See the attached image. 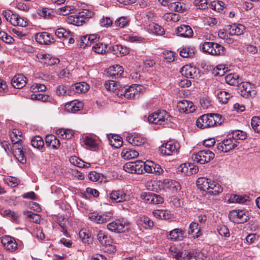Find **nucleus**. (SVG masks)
I'll return each instance as SVG.
<instances>
[{
    "label": "nucleus",
    "instance_id": "obj_1",
    "mask_svg": "<svg viewBox=\"0 0 260 260\" xmlns=\"http://www.w3.org/2000/svg\"><path fill=\"white\" fill-rule=\"evenodd\" d=\"M3 15L6 20L13 26L24 27L28 24V19L26 18L21 17L10 10H4Z\"/></svg>",
    "mask_w": 260,
    "mask_h": 260
},
{
    "label": "nucleus",
    "instance_id": "obj_2",
    "mask_svg": "<svg viewBox=\"0 0 260 260\" xmlns=\"http://www.w3.org/2000/svg\"><path fill=\"white\" fill-rule=\"evenodd\" d=\"M148 120L149 122L155 124H165L170 121V116L166 111H157L150 114Z\"/></svg>",
    "mask_w": 260,
    "mask_h": 260
},
{
    "label": "nucleus",
    "instance_id": "obj_3",
    "mask_svg": "<svg viewBox=\"0 0 260 260\" xmlns=\"http://www.w3.org/2000/svg\"><path fill=\"white\" fill-rule=\"evenodd\" d=\"M12 151L15 157L21 164H25L26 158L24 153L22 139L13 140Z\"/></svg>",
    "mask_w": 260,
    "mask_h": 260
},
{
    "label": "nucleus",
    "instance_id": "obj_4",
    "mask_svg": "<svg viewBox=\"0 0 260 260\" xmlns=\"http://www.w3.org/2000/svg\"><path fill=\"white\" fill-rule=\"evenodd\" d=\"M180 144L175 141H169L162 144L158 148L159 154L162 155L170 156L178 153Z\"/></svg>",
    "mask_w": 260,
    "mask_h": 260
},
{
    "label": "nucleus",
    "instance_id": "obj_5",
    "mask_svg": "<svg viewBox=\"0 0 260 260\" xmlns=\"http://www.w3.org/2000/svg\"><path fill=\"white\" fill-rule=\"evenodd\" d=\"M93 14L92 12L84 9L82 12H79L78 14L69 16L67 18V22L75 25L80 26L85 22V18L91 17Z\"/></svg>",
    "mask_w": 260,
    "mask_h": 260
},
{
    "label": "nucleus",
    "instance_id": "obj_6",
    "mask_svg": "<svg viewBox=\"0 0 260 260\" xmlns=\"http://www.w3.org/2000/svg\"><path fill=\"white\" fill-rule=\"evenodd\" d=\"M142 86L138 84H133L128 87H122L120 92L117 93L118 96H124L126 99H132L138 96Z\"/></svg>",
    "mask_w": 260,
    "mask_h": 260
},
{
    "label": "nucleus",
    "instance_id": "obj_7",
    "mask_svg": "<svg viewBox=\"0 0 260 260\" xmlns=\"http://www.w3.org/2000/svg\"><path fill=\"white\" fill-rule=\"evenodd\" d=\"M213 152L209 150H203L194 153L192 155V159L200 164H205L210 161L214 158Z\"/></svg>",
    "mask_w": 260,
    "mask_h": 260
},
{
    "label": "nucleus",
    "instance_id": "obj_8",
    "mask_svg": "<svg viewBox=\"0 0 260 260\" xmlns=\"http://www.w3.org/2000/svg\"><path fill=\"white\" fill-rule=\"evenodd\" d=\"M229 217L232 221L237 223H242L249 219L248 211L245 210H235L231 211Z\"/></svg>",
    "mask_w": 260,
    "mask_h": 260
},
{
    "label": "nucleus",
    "instance_id": "obj_9",
    "mask_svg": "<svg viewBox=\"0 0 260 260\" xmlns=\"http://www.w3.org/2000/svg\"><path fill=\"white\" fill-rule=\"evenodd\" d=\"M107 226L109 231L117 233L124 232L129 228L128 223L123 219H116L108 223Z\"/></svg>",
    "mask_w": 260,
    "mask_h": 260
},
{
    "label": "nucleus",
    "instance_id": "obj_10",
    "mask_svg": "<svg viewBox=\"0 0 260 260\" xmlns=\"http://www.w3.org/2000/svg\"><path fill=\"white\" fill-rule=\"evenodd\" d=\"M238 142L235 141L232 138L228 137L221 142L219 143L216 146L217 150L219 152H228L238 145Z\"/></svg>",
    "mask_w": 260,
    "mask_h": 260
},
{
    "label": "nucleus",
    "instance_id": "obj_11",
    "mask_svg": "<svg viewBox=\"0 0 260 260\" xmlns=\"http://www.w3.org/2000/svg\"><path fill=\"white\" fill-rule=\"evenodd\" d=\"M88 218L92 222L96 223L101 224L109 221L112 216L111 212H105L103 213H99L96 212L90 213L88 215Z\"/></svg>",
    "mask_w": 260,
    "mask_h": 260
},
{
    "label": "nucleus",
    "instance_id": "obj_12",
    "mask_svg": "<svg viewBox=\"0 0 260 260\" xmlns=\"http://www.w3.org/2000/svg\"><path fill=\"white\" fill-rule=\"evenodd\" d=\"M141 198L146 203L153 205L161 204L164 202V199L160 196L150 192H143Z\"/></svg>",
    "mask_w": 260,
    "mask_h": 260
},
{
    "label": "nucleus",
    "instance_id": "obj_13",
    "mask_svg": "<svg viewBox=\"0 0 260 260\" xmlns=\"http://www.w3.org/2000/svg\"><path fill=\"white\" fill-rule=\"evenodd\" d=\"M205 121L208 124L207 127L220 125L223 121V118L220 114L208 113L204 114Z\"/></svg>",
    "mask_w": 260,
    "mask_h": 260
},
{
    "label": "nucleus",
    "instance_id": "obj_14",
    "mask_svg": "<svg viewBox=\"0 0 260 260\" xmlns=\"http://www.w3.org/2000/svg\"><path fill=\"white\" fill-rule=\"evenodd\" d=\"M143 168L144 172L154 174L157 175H160L164 172L160 166L152 161L147 160L144 162Z\"/></svg>",
    "mask_w": 260,
    "mask_h": 260
},
{
    "label": "nucleus",
    "instance_id": "obj_15",
    "mask_svg": "<svg viewBox=\"0 0 260 260\" xmlns=\"http://www.w3.org/2000/svg\"><path fill=\"white\" fill-rule=\"evenodd\" d=\"M110 199L114 202L120 203L128 201L130 197L123 189L113 190L109 194Z\"/></svg>",
    "mask_w": 260,
    "mask_h": 260
},
{
    "label": "nucleus",
    "instance_id": "obj_16",
    "mask_svg": "<svg viewBox=\"0 0 260 260\" xmlns=\"http://www.w3.org/2000/svg\"><path fill=\"white\" fill-rule=\"evenodd\" d=\"M177 108L179 112L182 113H190L196 110V107L193 103L187 100L180 101L178 102Z\"/></svg>",
    "mask_w": 260,
    "mask_h": 260
},
{
    "label": "nucleus",
    "instance_id": "obj_17",
    "mask_svg": "<svg viewBox=\"0 0 260 260\" xmlns=\"http://www.w3.org/2000/svg\"><path fill=\"white\" fill-rule=\"evenodd\" d=\"M100 39V37L97 34H90L82 36L80 38L79 45L81 48H85L90 46L92 43L96 42Z\"/></svg>",
    "mask_w": 260,
    "mask_h": 260
},
{
    "label": "nucleus",
    "instance_id": "obj_18",
    "mask_svg": "<svg viewBox=\"0 0 260 260\" xmlns=\"http://www.w3.org/2000/svg\"><path fill=\"white\" fill-rule=\"evenodd\" d=\"M253 88V86L249 82H242L239 85V92L241 96L247 98L251 96L252 92L255 94Z\"/></svg>",
    "mask_w": 260,
    "mask_h": 260
},
{
    "label": "nucleus",
    "instance_id": "obj_19",
    "mask_svg": "<svg viewBox=\"0 0 260 260\" xmlns=\"http://www.w3.org/2000/svg\"><path fill=\"white\" fill-rule=\"evenodd\" d=\"M36 41L40 44H49L53 42V38L47 32H39L35 36Z\"/></svg>",
    "mask_w": 260,
    "mask_h": 260
},
{
    "label": "nucleus",
    "instance_id": "obj_20",
    "mask_svg": "<svg viewBox=\"0 0 260 260\" xmlns=\"http://www.w3.org/2000/svg\"><path fill=\"white\" fill-rule=\"evenodd\" d=\"M176 32L178 36L183 38H191L193 32L191 27L188 25H181L177 27Z\"/></svg>",
    "mask_w": 260,
    "mask_h": 260
},
{
    "label": "nucleus",
    "instance_id": "obj_21",
    "mask_svg": "<svg viewBox=\"0 0 260 260\" xmlns=\"http://www.w3.org/2000/svg\"><path fill=\"white\" fill-rule=\"evenodd\" d=\"M185 231L181 229H175L169 232L167 238L173 241H181L185 237Z\"/></svg>",
    "mask_w": 260,
    "mask_h": 260
},
{
    "label": "nucleus",
    "instance_id": "obj_22",
    "mask_svg": "<svg viewBox=\"0 0 260 260\" xmlns=\"http://www.w3.org/2000/svg\"><path fill=\"white\" fill-rule=\"evenodd\" d=\"M126 140L128 143L135 146H140L146 142L145 137L138 134L127 136Z\"/></svg>",
    "mask_w": 260,
    "mask_h": 260
},
{
    "label": "nucleus",
    "instance_id": "obj_23",
    "mask_svg": "<svg viewBox=\"0 0 260 260\" xmlns=\"http://www.w3.org/2000/svg\"><path fill=\"white\" fill-rule=\"evenodd\" d=\"M26 83V78L22 74L15 76L11 81L12 86L15 88H23Z\"/></svg>",
    "mask_w": 260,
    "mask_h": 260
},
{
    "label": "nucleus",
    "instance_id": "obj_24",
    "mask_svg": "<svg viewBox=\"0 0 260 260\" xmlns=\"http://www.w3.org/2000/svg\"><path fill=\"white\" fill-rule=\"evenodd\" d=\"M123 73V68L118 64H115L111 66L108 69L109 76L113 78L116 79L121 77Z\"/></svg>",
    "mask_w": 260,
    "mask_h": 260
},
{
    "label": "nucleus",
    "instance_id": "obj_25",
    "mask_svg": "<svg viewBox=\"0 0 260 260\" xmlns=\"http://www.w3.org/2000/svg\"><path fill=\"white\" fill-rule=\"evenodd\" d=\"M229 30V34L231 36H239L243 34L245 27L244 25L240 24L234 23L228 25L226 26Z\"/></svg>",
    "mask_w": 260,
    "mask_h": 260
},
{
    "label": "nucleus",
    "instance_id": "obj_26",
    "mask_svg": "<svg viewBox=\"0 0 260 260\" xmlns=\"http://www.w3.org/2000/svg\"><path fill=\"white\" fill-rule=\"evenodd\" d=\"M212 182V180L210 179L205 177H200L197 180L196 184L197 186L201 190L206 191L208 192Z\"/></svg>",
    "mask_w": 260,
    "mask_h": 260
},
{
    "label": "nucleus",
    "instance_id": "obj_27",
    "mask_svg": "<svg viewBox=\"0 0 260 260\" xmlns=\"http://www.w3.org/2000/svg\"><path fill=\"white\" fill-rule=\"evenodd\" d=\"M46 145L53 149H57L60 146L59 140L53 135L46 136L45 138Z\"/></svg>",
    "mask_w": 260,
    "mask_h": 260
},
{
    "label": "nucleus",
    "instance_id": "obj_28",
    "mask_svg": "<svg viewBox=\"0 0 260 260\" xmlns=\"http://www.w3.org/2000/svg\"><path fill=\"white\" fill-rule=\"evenodd\" d=\"M117 56H125L129 53V49L121 45H115L111 47V50Z\"/></svg>",
    "mask_w": 260,
    "mask_h": 260
},
{
    "label": "nucleus",
    "instance_id": "obj_29",
    "mask_svg": "<svg viewBox=\"0 0 260 260\" xmlns=\"http://www.w3.org/2000/svg\"><path fill=\"white\" fill-rule=\"evenodd\" d=\"M180 73L186 78H194L196 76V69L189 65H185L181 69Z\"/></svg>",
    "mask_w": 260,
    "mask_h": 260
},
{
    "label": "nucleus",
    "instance_id": "obj_30",
    "mask_svg": "<svg viewBox=\"0 0 260 260\" xmlns=\"http://www.w3.org/2000/svg\"><path fill=\"white\" fill-rule=\"evenodd\" d=\"M197 52L196 48L193 46H185L180 51L179 54L184 58L193 57Z\"/></svg>",
    "mask_w": 260,
    "mask_h": 260
},
{
    "label": "nucleus",
    "instance_id": "obj_31",
    "mask_svg": "<svg viewBox=\"0 0 260 260\" xmlns=\"http://www.w3.org/2000/svg\"><path fill=\"white\" fill-rule=\"evenodd\" d=\"M104 86L107 90L115 92L116 95L117 93L120 92V89L122 88L119 83L114 80L106 81Z\"/></svg>",
    "mask_w": 260,
    "mask_h": 260
},
{
    "label": "nucleus",
    "instance_id": "obj_32",
    "mask_svg": "<svg viewBox=\"0 0 260 260\" xmlns=\"http://www.w3.org/2000/svg\"><path fill=\"white\" fill-rule=\"evenodd\" d=\"M82 108V103L77 101H73L65 105L66 110L69 112L75 113L79 111Z\"/></svg>",
    "mask_w": 260,
    "mask_h": 260
},
{
    "label": "nucleus",
    "instance_id": "obj_33",
    "mask_svg": "<svg viewBox=\"0 0 260 260\" xmlns=\"http://www.w3.org/2000/svg\"><path fill=\"white\" fill-rule=\"evenodd\" d=\"M188 233L193 238H199L202 235L199 224L194 222H192L190 224Z\"/></svg>",
    "mask_w": 260,
    "mask_h": 260
},
{
    "label": "nucleus",
    "instance_id": "obj_34",
    "mask_svg": "<svg viewBox=\"0 0 260 260\" xmlns=\"http://www.w3.org/2000/svg\"><path fill=\"white\" fill-rule=\"evenodd\" d=\"M72 89L76 93H85L89 89V85L84 82L76 83L72 86Z\"/></svg>",
    "mask_w": 260,
    "mask_h": 260
},
{
    "label": "nucleus",
    "instance_id": "obj_35",
    "mask_svg": "<svg viewBox=\"0 0 260 260\" xmlns=\"http://www.w3.org/2000/svg\"><path fill=\"white\" fill-rule=\"evenodd\" d=\"M92 50L98 54H104L111 50V46L102 43H97L92 46Z\"/></svg>",
    "mask_w": 260,
    "mask_h": 260
},
{
    "label": "nucleus",
    "instance_id": "obj_36",
    "mask_svg": "<svg viewBox=\"0 0 260 260\" xmlns=\"http://www.w3.org/2000/svg\"><path fill=\"white\" fill-rule=\"evenodd\" d=\"M121 156L124 159H131L137 157L139 156V153L129 148H125L122 150Z\"/></svg>",
    "mask_w": 260,
    "mask_h": 260
},
{
    "label": "nucleus",
    "instance_id": "obj_37",
    "mask_svg": "<svg viewBox=\"0 0 260 260\" xmlns=\"http://www.w3.org/2000/svg\"><path fill=\"white\" fill-rule=\"evenodd\" d=\"M211 55H223L225 54V50L222 45L214 42H212Z\"/></svg>",
    "mask_w": 260,
    "mask_h": 260
},
{
    "label": "nucleus",
    "instance_id": "obj_38",
    "mask_svg": "<svg viewBox=\"0 0 260 260\" xmlns=\"http://www.w3.org/2000/svg\"><path fill=\"white\" fill-rule=\"evenodd\" d=\"M97 239L103 245L112 243V239L103 231L100 230L97 235Z\"/></svg>",
    "mask_w": 260,
    "mask_h": 260
},
{
    "label": "nucleus",
    "instance_id": "obj_39",
    "mask_svg": "<svg viewBox=\"0 0 260 260\" xmlns=\"http://www.w3.org/2000/svg\"><path fill=\"white\" fill-rule=\"evenodd\" d=\"M56 134L63 139H70L73 136L74 133L69 129L59 128L56 130Z\"/></svg>",
    "mask_w": 260,
    "mask_h": 260
},
{
    "label": "nucleus",
    "instance_id": "obj_40",
    "mask_svg": "<svg viewBox=\"0 0 260 260\" xmlns=\"http://www.w3.org/2000/svg\"><path fill=\"white\" fill-rule=\"evenodd\" d=\"M227 137L232 138L235 141L238 140H244L246 137V133L240 130L233 131L231 134L228 135Z\"/></svg>",
    "mask_w": 260,
    "mask_h": 260
},
{
    "label": "nucleus",
    "instance_id": "obj_41",
    "mask_svg": "<svg viewBox=\"0 0 260 260\" xmlns=\"http://www.w3.org/2000/svg\"><path fill=\"white\" fill-rule=\"evenodd\" d=\"M2 214L4 216L9 218L13 222L17 223L19 222V216L16 212L12 211L9 209H7L3 211Z\"/></svg>",
    "mask_w": 260,
    "mask_h": 260
},
{
    "label": "nucleus",
    "instance_id": "obj_42",
    "mask_svg": "<svg viewBox=\"0 0 260 260\" xmlns=\"http://www.w3.org/2000/svg\"><path fill=\"white\" fill-rule=\"evenodd\" d=\"M109 140L110 145L115 148H120L123 143L122 138L116 135H113L111 137H109Z\"/></svg>",
    "mask_w": 260,
    "mask_h": 260
},
{
    "label": "nucleus",
    "instance_id": "obj_43",
    "mask_svg": "<svg viewBox=\"0 0 260 260\" xmlns=\"http://www.w3.org/2000/svg\"><path fill=\"white\" fill-rule=\"evenodd\" d=\"M225 82L231 85H236L238 84L240 80L239 76L236 74H229L225 77Z\"/></svg>",
    "mask_w": 260,
    "mask_h": 260
},
{
    "label": "nucleus",
    "instance_id": "obj_44",
    "mask_svg": "<svg viewBox=\"0 0 260 260\" xmlns=\"http://www.w3.org/2000/svg\"><path fill=\"white\" fill-rule=\"evenodd\" d=\"M169 6L172 10L179 13L183 12L186 9L185 4L180 2L171 3Z\"/></svg>",
    "mask_w": 260,
    "mask_h": 260
},
{
    "label": "nucleus",
    "instance_id": "obj_45",
    "mask_svg": "<svg viewBox=\"0 0 260 260\" xmlns=\"http://www.w3.org/2000/svg\"><path fill=\"white\" fill-rule=\"evenodd\" d=\"M23 214L26 215V218L30 222L39 223L40 221V216L38 214L34 213L29 211H24Z\"/></svg>",
    "mask_w": 260,
    "mask_h": 260
},
{
    "label": "nucleus",
    "instance_id": "obj_46",
    "mask_svg": "<svg viewBox=\"0 0 260 260\" xmlns=\"http://www.w3.org/2000/svg\"><path fill=\"white\" fill-rule=\"evenodd\" d=\"M31 144L34 148L41 149L43 147L44 143L42 137L37 136L31 139Z\"/></svg>",
    "mask_w": 260,
    "mask_h": 260
},
{
    "label": "nucleus",
    "instance_id": "obj_47",
    "mask_svg": "<svg viewBox=\"0 0 260 260\" xmlns=\"http://www.w3.org/2000/svg\"><path fill=\"white\" fill-rule=\"evenodd\" d=\"M165 183L167 184V187L172 189L173 191H178L181 189V186L180 183L174 180H165Z\"/></svg>",
    "mask_w": 260,
    "mask_h": 260
},
{
    "label": "nucleus",
    "instance_id": "obj_48",
    "mask_svg": "<svg viewBox=\"0 0 260 260\" xmlns=\"http://www.w3.org/2000/svg\"><path fill=\"white\" fill-rule=\"evenodd\" d=\"M139 224L147 229L153 226V221L145 215H141L139 217Z\"/></svg>",
    "mask_w": 260,
    "mask_h": 260
},
{
    "label": "nucleus",
    "instance_id": "obj_49",
    "mask_svg": "<svg viewBox=\"0 0 260 260\" xmlns=\"http://www.w3.org/2000/svg\"><path fill=\"white\" fill-rule=\"evenodd\" d=\"M211 185H212L210 187V189L208 191V193L210 194L216 195L222 191V188L218 183L212 181Z\"/></svg>",
    "mask_w": 260,
    "mask_h": 260
},
{
    "label": "nucleus",
    "instance_id": "obj_50",
    "mask_svg": "<svg viewBox=\"0 0 260 260\" xmlns=\"http://www.w3.org/2000/svg\"><path fill=\"white\" fill-rule=\"evenodd\" d=\"M70 32L63 28H59L56 30L55 34L57 38L62 39L63 40H67L68 37H70Z\"/></svg>",
    "mask_w": 260,
    "mask_h": 260
},
{
    "label": "nucleus",
    "instance_id": "obj_51",
    "mask_svg": "<svg viewBox=\"0 0 260 260\" xmlns=\"http://www.w3.org/2000/svg\"><path fill=\"white\" fill-rule=\"evenodd\" d=\"M217 99L219 103L222 104H226L230 97L229 92L225 91H220L217 93Z\"/></svg>",
    "mask_w": 260,
    "mask_h": 260
},
{
    "label": "nucleus",
    "instance_id": "obj_52",
    "mask_svg": "<svg viewBox=\"0 0 260 260\" xmlns=\"http://www.w3.org/2000/svg\"><path fill=\"white\" fill-rule=\"evenodd\" d=\"M251 125L255 133L260 134V117L254 116L251 120Z\"/></svg>",
    "mask_w": 260,
    "mask_h": 260
},
{
    "label": "nucleus",
    "instance_id": "obj_53",
    "mask_svg": "<svg viewBox=\"0 0 260 260\" xmlns=\"http://www.w3.org/2000/svg\"><path fill=\"white\" fill-rule=\"evenodd\" d=\"M4 180L6 183L9 186L12 187H15L17 186L19 183V180L15 177L8 176L4 179Z\"/></svg>",
    "mask_w": 260,
    "mask_h": 260
},
{
    "label": "nucleus",
    "instance_id": "obj_54",
    "mask_svg": "<svg viewBox=\"0 0 260 260\" xmlns=\"http://www.w3.org/2000/svg\"><path fill=\"white\" fill-rule=\"evenodd\" d=\"M169 252L172 257L175 258L176 260H180L179 258L181 257L182 255V252L175 246H171Z\"/></svg>",
    "mask_w": 260,
    "mask_h": 260
},
{
    "label": "nucleus",
    "instance_id": "obj_55",
    "mask_svg": "<svg viewBox=\"0 0 260 260\" xmlns=\"http://www.w3.org/2000/svg\"><path fill=\"white\" fill-rule=\"evenodd\" d=\"M226 71V69L223 64L217 66L213 71V74L216 76H222Z\"/></svg>",
    "mask_w": 260,
    "mask_h": 260
},
{
    "label": "nucleus",
    "instance_id": "obj_56",
    "mask_svg": "<svg viewBox=\"0 0 260 260\" xmlns=\"http://www.w3.org/2000/svg\"><path fill=\"white\" fill-rule=\"evenodd\" d=\"M212 10L220 12L223 10L224 3L220 1H214L210 4Z\"/></svg>",
    "mask_w": 260,
    "mask_h": 260
},
{
    "label": "nucleus",
    "instance_id": "obj_57",
    "mask_svg": "<svg viewBox=\"0 0 260 260\" xmlns=\"http://www.w3.org/2000/svg\"><path fill=\"white\" fill-rule=\"evenodd\" d=\"M39 15L45 18H50L52 16V11L48 8H42L38 10Z\"/></svg>",
    "mask_w": 260,
    "mask_h": 260
},
{
    "label": "nucleus",
    "instance_id": "obj_58",
    "mask_svg": "<svg viewBox=\"0 0 260 260\" xmlns=\"http://www.w3.org/2000/svg\"><path fill=\"white\" fill-rule=\"evenodd\" d=\"M50 97L49 95L40 93H34L31 95V99L32 100H38L46 102L48 101Z\"/></svg>",
    "mask_w": 260,
    "mask_h": 260
},
{
    "label": "nucleus",
    "instance_id": "obj_59",
    "mask_svg": "<svg viewBox=\"0 0 260 260\" xmlns=\"http://www.w3.org/2000/svg\"><path fill=\"white\" fill-rule=\"evenodd\" d=\"M56 94L58 95H70V92L68 90V87L63 85H59L57 87L56 89Z\"/></svg>",
    "mask_w": 260,
    "mask_h": 260
},
{
    "label": "nucleus",
    "instance_id": "obj_60",
    "mask_svg": "<svg viewBox=\"0 0 260 260\" xmlns=\"http://www.w3.org/2000/svg\"><path fill=\"white\" fill-rule=\"evenodd\" d=\"M151 31L153 33L157 35H162L165 33L164 29L160 25L156 23H153L150 25Z\"/></svg>",
    "mask_w": 260,
    "mask_h": 260
},
{
    "label": "nucleus",
    "instance_id": "obj_61",
    "mask_svg": "<svg viewBox=\"0 0 260 260\" xmlns=\"http://www.w3.org/2000/svg\"><path fill=\"white\" fill-rule=\"evenodd\" d=\"M217 231L218 234L221 236L229 237L230 236L229 231L225 225H221L218 226L217 228Z\"/></svg>",
    "mask_w": 260,
    "mask_h": 260
},
{
    "label": "nucleus",
    "instance_id": "obj_62",
    "mask_svg": "<svg viewBox=\"0 0 260 260\" xmlns=\"http://www.w3.org/2000/svg\"><path fill=\"white\" fill-rule=\"evenodd\" d=\"M74 11V9L72 8L71 6H66L64 7H62L59 8L57 10L58 13L61 15H67L72 13V11Z\"/></svg>",
    "mask_w": 260,
    "mask_h": 260
},
{
    "label": "nucleus",
    "instance_id": "obj_63",
    "mask_svg": "<svg viewBox=\"0 0 260 260\" xmlns=\"http://www.w3.org/2000/svg\"><path fill=\"white\" fill-rule=\"evenodd\" d=\"M144 162L142 160L135 161V169L136 174H141L144 173Z\"/></svg>",
    "mask_w": 260,
    "mask_h": 260
},
{
    "label": "nucleus",
    "instance_id": "obj_64",
    "mask_svg": "<svg viewBox=\"0 0 260 260\" xmlns=\"http://www.w3.org/2000/svg\"><path fill=\"white\" fill-rule=\"evenodd\" d=\"M196 125L198 127L201 129L207 128L208 124L206 122L205 116H204V115H203L198 118L196 121Z\"/></svg>",
    "mask_w": 260,
    "mask_h": 260
}]
</instances>
